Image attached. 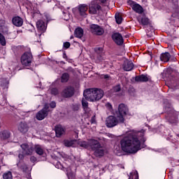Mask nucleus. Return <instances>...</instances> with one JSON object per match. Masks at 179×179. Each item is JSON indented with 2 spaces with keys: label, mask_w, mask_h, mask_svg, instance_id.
<instances>
[{
  "label": "nucleus",
  "mask_w": 179,
  "mask_h": 179,
  "mask_svg": "<svg viewBox=\"0 0 179 179\" xmlns=\"http://www.w3.org/2000/svg\"><path fill=\"white\" fill-rule=\"evenodd\" d=\"M145 142H146V138L144 136L138 138L136 135H128L121 139L120 146L124 153L135 155L141 149L146 148Z\"/></svg>",
  "instance_id": "nucleus-1"
},
{
  "label": "nucleus",
  "mask_w": 179,
  "mask_h": 179,
  "mask_svg": "<svg viewBox=\"0 0 179 179\" xmlns=\"http://www.w3.org/2000/svg\"><path fill=\"white\" fill-rule=\"evenodd\" d=\"M83 96L88 101H97L104 96V92L97 88H90L84 91Z\"/></svg>",
  "instance_id": "nucleus-2"
},
{
  "label": "nucleus",
  "mask_w": 179,
  "mask_h": 179,
  "mask_svg": "<svg viewBox=\"0 0 179 179\" xmlns=\"http://www.w3.org/2000/svg\"><path fill=\"white\" fill-rule=\"evenodd\" d=\"M90 149L94 152L96 157H103L104 156V148L99 141L96 139L90 140Z\"/></svg>",
  "instance_id": "nucleus-3"
},
{
  "label": "nucleus",
  "mask_w": 179,
  "mask_h": 179,
  "mask_svg": "<svg viewBox=\"0 0 179 179\" xmlns=\"http://www.w3.org/2000/svg\"><path fill=\"white\" fill-rule=\"evenodd\" d=\"M128 114V106L124 103H120L118 106L117 118L120 122H124V117Z\"/></svg>",
  "instance_id": "nucleus-4"
},
{
  "label": "nucleus",
  "mask_w": 179,
  "mask_h": 179,
  "mask_svg": "<svg viewBox=\"0 0 179 179\" xmlns=\"http://www.w3.org/2000/svg\"><path fill=\"white\" fill-rule=\"evenodd\" d=\"M31 61H33V55L30 52H24L21 57V63L24 66H29Z\"/></svg>",
  "instance_id": "nucleus-5"
},
{
  "label": "nucleus",
  "mask_w": 179,
  "mask_h": 179,
  "mask_svg": "<svg viewBox=\"0 0 179 179\" xmlns=\"http://www.w3.org/2000/svg\"><path fill=\"white\" fill-rule=\"evenodd\" d=\"M120 122H122L120 120V117L118 116L115 117V116H109L106 120V125L108 128H113V127H116V125H118Z\"/></svg>",
  "instance_id": "nucleus-6"
},
{
  "label": "nucleus",
  "mask_w": 179,
  "mask_h": 179,
  "mask_svg": "<svg viewBox=\"0 0 179 179\" xmlns=\"http://www.w3.org/2000/svg\"><path fill=\"white\" fill-rule=\"evenodd\" d=\"M48 113H50V106H48V104H45L43 108L37 113L36 115V120L43 121L48 115Z\"/></svg>",
  "instance_id": "nucleus-7"
},
{
  "label": "nucleus",
  "mask_w": 179,
  "mask_h": 179,
  "mask_svg": "<svg viewBox=\"0 0 179 179\" xmlns=\"http://www.w3.org/2000/svg\"><path fill=\"white\" fill-rule=\"evenodd\" d=\"M127 3L129 5V6H131L133 10L136 12V13H138L139 15L143 13V8L141 7V5L138 4V3L129 0Z\"/></svg>",
  "instance_id": "nucleus-8"
},
{
  "label": "nucleus",
  "mask_w": 179,
  "mask_h": 179,
  "mask_svg": "<svg viewBox=\"0 0 179 179\" xmlns=\"http://www.w3.org/2000/svg\"><path fill=\"white\" fill-rule=\"evenodd\" d=\"M21 148L25 156H31L33 155V152H34V147L30 146L26 143L22 144Z\"/></svg>",
  "instance_id": "nucleus-9"
},
{
  "label": "nucleus",
  "mask_w": 179,
  "mask_h": 179,
  "mask_svg": "<svg viewBox=\"0 0 179 179\" xmlns=\"http://www.w3.org/2000/svg\"><path fill=\"white\" fill-rule=\"evenodd\" d=\"M90 30L93 33V34H96L97 36H101V34L104 33V29H103V28L94 24L90 25Z\"/></svg>",
  "instance_id": "nucleus-10"
},
{
  "label": "nucleus",
  "mask_w": 179,
  "mask_h": 179,
  "mask_svg": "<svg viewBox=\"0 0 179 179\" xmlns=\"http://www.w3.org/2000/svg\"><path fill=\"white\" fill-rule=\"evenodd\" d=\"M100 9H101V7L97 3V2L94 1H92L90 4L89 12L92 15H96V13H97Z\"/></svg>",
  "instance_id": "nucleus-11"
},
{
  "label": "nucleus",
  "mask_w": 179,
  "mask_h": 179,
  "mask_svg": "<svg viewBox=\"0 0 179 179\" xmlns=\"http://www.w3.org/2000/svg\"><path fill=\"white\" fill-rule=\"evenodd\" d=\"M95 52H96L97 55L95 59V62L99 63L103 62L104 60V52H103L102 48H95Z\"/></svg>",
  "instance_id": "nucleus-12"
},
{
  "label": "nucleus",
  "mask_w": 179,
  "mask_h": 179,
  "mask_svg": "<svg viewBox=\"0 0 179 179\" xmlns=\"http://www.w3.org/2000/svg\"><path fill=\"white\" fill-rule=\"evenodd\" d=\"M112 38L117 45H122V44H124V38H122V35L119 33L113 34Z\"/></svg>",
  "instance_id": "nucleus-13"
},
{
  "label": "nucleus",
  "mask_w": 179,
  "mask_h": 179,
  "mask_svg": "<svg viewBox=\"0 0 179 179\" xmlns=\"http://www.w3.org/2000/svg\"><path fill=\"white\" fill-rule=\"evenodd\" d=\"M82 106L83 107L85 114L87 115V117H90V115L93 114V112L90 110V108H89V103H87V101L85 99H83L82 100Z\"/></svg>",
  "instance_id": "nucleus-14"
},
{
  "label": "nucleus",
  "mask_w": 179,
  "mask_h": 179,
  "mask_svg": "<svg viewBox=\"0 0 179 179\" xmlns=\"http://www.w3.org/2000/svg\"><path fill=\"white\" fill-rule=\"evenodd\" d=\"M75 92V90L72 87H67L65 88L62 92V96L64 97H72L73 96V93Z\"/></svg>",
  "instance_id": "nucleus-15"
},
{
  "label": "nucleus",
  "mask_w": 179,
  "mask_h": 179,
  "mask_svg": "<svg viewBox=\"0 0 179 179\" xmlns=\"http://www.w3.org/2000/svg\"><path fill=\"white\" fill-rule=\"evenodd\" d=\"M12 22L13 24H14V26H16V27H22V26H23V18L19 16H15L13 17Z\"/></svg>",
  "instance_id": "nucleus-16"
},
{
  "label": "nucleus",
  "mask_w": 179,
  "mask_h": 179,
  "mask_svg": "<svg viewBox=\"0 0 179 179\" xmlns=\"http://www.w3.org/2000/svg\"><path fill=\"white\" fill-rule=\"evenodd\" d=\"M18 130L22 132V134H26L29 131V126L26 122H21L18 125Z\"/></svg>",
  "instance_id": "nucleus-17"
},
{
  "label": "nucleus",
  "mask_w": 179,
  "mask_h": 179,
  "mask_svg": "<svg viewBox=\"0 0 179 179\" xmlns=\"http://www.w3.org/2000/svg\"><path fill=\"white\" fill-rule=\"evenodd\" d=\"M36 27L39 31H41V33H44V31L47 30V27L43 20H38L36 22Z\"/></svg>",
  "instance_id": "nucleus-18"
},
{
  "label": "nucleus",
  "mask_w": 179,
  "mask_h": 179,
  "mask_svg": "<svg viewBox=\"0 0 179 179\" xmlns=\"http://www.w3.org/2000/svg\"><path fill=\"white\" fill-rule=\"evenodd\" d=\"M124 71H129L134 69V63L128 60L125 61L123 64Z\"/></svg>",
  "instance_id": "nucleus-19"
},
{
  "label": "nucleus",
  "mask_w": 179,
  "mask_h": 179,
  "mask_svg": "<svg viewBox=\"0 0 179 179\" xmlns=\"http://www.w3.org/2000/svg\"><path fill=\"white\" fill-rule=\"evenodd\" d=\"M87 6L86 4L80 5L78 8V10L80 12V15L81 16H83L84 17H86V12H87Z\"/></svg>",
  "instance_id": "nucleus-20"
},
{
  "label": "nucleus",
  "mask_w": 179,
  "mask_h": 179,
  "mask_svg": "<svg viewBox=\"0 0 179 179\" xmlns=\"http://www.w3.org/2000/svg\"><path fill=\"white\" fill-rule=\"evenodd\" d=\"M75 142H76V140H69V139H64L63 141V145L66 148H73V145H75Z\"/></svg>",
  "instance_id": "nucleus-21"
},
{
  "label": "nucleus",
  "mask_w": 179,
  "mask_h": 179,
  "mask_svg": "<svg viewBox=\"0 0 179 179\" xmlns=\"http://www.w3.org/2000/svg\"><path fill=\"white\" fill-rule=\"evenodd\" d=\"M173 14L172 16H173V17H176V15H178L179 13V8H178V0H173Z\"/></svg>",
  "instance_id": "nucleus-22"
},
{
  "label": "nucleus",
  "mask_w": 179,
  "mask_h": 179,
  "mask_svg": "<svg viewBox=\"0 0 179 179\" xmlns=\"http://www.w3.org/2000/svg\"><path fill=\"white\" fill-rule=\"evenodd\" d=\"M170 58H171V55L169 52L162 53L160 56V60L162 61V62H169Z\"/></svg>",
  "instance_id": "nucleus-23"
},
{
  "label": "nucleus",
  "mask_w": 179,
  "mask_h": 179,
  "mask_svg": "<svg viewBox=\"0 0 179 179\" xmlns=\"http://www.w3.org/2000/svg\"><path fill=\"white\" fill-rule=\"evenodd\" d=\"M138 134H145V130H134V129H129L128 131H126V135H136Z\"/></svg>",
  "instance_id": "nucleus-24"
},
{
  "label": "nucleus",
  "mask_w": 179,
  "mask_h": 179,
  "mask_svg": "<svg viewBox=\"0 0 179 179\" xmlns=\"http://www.w3.org/2000/svg\"><path fill=\"white\" fill-rule=\"evenodd\" d=\"M138 21L139 23H141V24H143V26H148V24H149V19L145 16H139L138 17Z\"/></svg>",
  "instance_id": "nucleus-25"
},
{
  "label": "nucleus",
  "mask_w": 179,
  "mask_h": 179,
  "mask_svg": "<svg viewBox=\"0 0 179 179\" xmlns=\"http://www.w3.org/2000/svg\"><path fill=\"white\" fill-rule=\"evenodd\" d=\"M0 27L3 33L8 31V27L6 26V21L4 20H0Z\"/></svg>",
  "instance_id": "nucleus-26"
},
{
  "label": "nucleus",
  "mask_w": 179,
  "mask_h": 179,
  "mask_svg": "<svg viewBox=\"0 0 179 179\" xmlns=\"http://www.w3.org/2000/svg\"><path fill=\"white\" fill-rule=\"evenodd\" d=\"M55 131L56 135H64V132H65V130L64 129V128H62V126H61L60 124L57 125L55 127Z\"/></svg>",
  "instance_id": "nucleus-27"
},
{
  "label": "nucleus",
  "mask_w": 179,
  "mask_h": 179,
  "mask_svg": "<svg viewBox=\"0 0 179 179\" xmlns=\"http://www.w3.org/2000/svg\"><path fill=\"white\" fill-rule=\"evenodd\" d=\"M36 153L37 155H38L39 156H43V155H44V150H43V148H41V146L38 145H36L34 148Z\"/></svg>",
  "instance_id": "nucleus-28"
},
{
  "label": "nucleus",
  "mask_w": 179,
  "mask_h": 179,
  "mask_svg": "<svg viewBox=\"0 0 179 179\" xmlns=\"http://www.w3.org/2000/svg\"><path fill=\"white\" fill-rule=\"evenodd\" d=\"M75 36L78 38H81V37H83V29L80 27L76 29Z\"/></svg>",
  "instance_id": "nucleus-29"
},
{
  "label": "nucleus",
  "mask_w": 179,
  "mask_h": 179,
  "mask_svg": "<svg viewBox=\"0 0 179 179\" xmlns=\"http://www.w3.org/2000/svg\"><path fill=\"white\" fill-rule=\"evenodd\" d=\"M148 80H149L148 76L141 75L136 77V82H148Z\"/></svg>",
  "instance_id": "nucleus-30"
},
{
  "label": "nucleus",
  "mask_w": 179,
  "mask_h": 179,
  "mask_svg": "<svg viewBox=\"0 0 179 179\" xmlns=\"http://www.w3.org/2000/svg\"><path fill=\"white\" fill-rule=\"evenodd\" d=\"M79 145L81 148H84L85 149H90V140H89L88 142L81 141Z\"/></svg>",
  "instance_id": "nucleus-31"
},
{
  "label": "nucleus",
  "mask_w": 179,
  "mask_h": 179,
  "mask_svg": "<svg viewBox=\"0 0 179 179\" xmlns=\"http://www.w3.org/2000/svg\"><path fill=\"white\" fill-rule=\"evenodd\" d=\"M17 166L18 169L22 170V171H26L27 170V165H26V164H24V163L22 164L20 162H18L17 164Z\"/></svg>",
  "instance_id": "nucleus-32"
},
{
  "label": "nucleus",
  "mask_w": 179,
  "mask_h": 179,
  "mask_svg": "<svg viewBox=\"0 0 179 179\" xmlns=\"http://www.w3.org/2000/svg\"><path fill=\"white\" fill-rule=\"evenodd\" d=\"M129 179H139V174L138 171H136L134 173H130V176H129Z\"/></svg>",
  "instance_id": "nucleus-33"
},
{
  "label": "nucleus",
  "mask_w": 179,
  "mask_h": 179,
  "mask_svg": "<svg viewBox=\"0 0 179 179\" xmlns=\"http://www.w3.org/2000/svg\"><path fill=\"white\" fill-rule=\"evenodd\" d=\"M69 79V73H64L62 74V83H65L66 82H68Z\"/></svg>",
  "instance_id": "nucleus-34"
},
{
  "label": "nucleus",
  "mask_w": 179,
  "mask_h": 179,
  "mask_svg": "<svg viewBox=\"0 0 179 179\" xmlns=\"http://www.w3.org/2000/svg\"><path fill=\"white\" fill-rule=\"evenodd\" d=\"M115 17L117 24H121V23H122V17H121L120 13H116Z\"/></svg>",
  "instance_id": "nucleus-35"
},
{
  "label": "nucleus",
  "mask_w": 179,
  "mask_h": 179,
  "mask_svg": "<svg viewBox=\"0 0 179 179\" xmlns=\"http://www.w3.org/2000/svg\"><path fill=\"white\" fill-rule=\"evenodd\" d=\"M3 179H12L13 178V176H12V172L8 171L3 175Z\"/></svg>",
  "instance_id": "nucleus-36"
},
{
  "label": "nucleus",
  "mask_w": 179,
  "mask_h": 179,
  "mask_svg": "<svg viewBox=\"0 0 179 179\" xmlns=\"http://www.w3.org/2000/svg\"><path fill=\"white\" fill-rule=\"evenodd\" d=\"M166 119L171 122V124H175V122H177V121H178V117H176L174 116H172L169 118V117H167Z\"/></svg>",
  "instance_id": "nucleus-37"
},
{
  "label": "nucleus",
  "mask_w": 179,
  "mask_h": 179,
  "mask_svg": "<svg viewBox=\"0 0 179 179\" xmlns=\"http://www.w3.org/2000/svg\"><path fill=\"white\" fill-rule=\"evenodd\" d=\"M0 44L1 45H6V40L2 34H0Z\"/></svg>",
  "instance_id": "nucleus-38"
},
{
  "label": "nucleus",
  "mask_w": 179,
  "mask_h": 179,
  "mask_svg": "<svg viewBox=\"0 0 179 179\" xmlns=\"http://www.w3.org/2000/svg\"><path fill=\"white\" fill-rule=\"evenodd\" d=\"M48 93H51V94H54V96H57V94L58 93V90L57 88H53V89H49L48 90Z\"/></svg>",
  "instance_id": "nucleus-39"
},
{
  "label": "nucleus",
  "mask_w": 179,
  "mask_h": 179,
  "mask_svg": "<svg viewBox=\"0 0 179 179\" xmlns=\"http://www.w3.org/2000/svg\"><path fill=\"white\" fill-rule=\"evenodd\" d=\"M63 15H64V20H69L71 19V14L69 13L63 11Z\"/></svg>",
  "instance_id": "nucleus-40"
},
{
  "label": "nucleus",
  "mask_w": 179,
  "mask_h": 179,
  "mask_svg": "<svg viewBox=\"0 0 179 179\" xmlns=\"http://www.w3.org/2000/svg\"><path fill=\"white\" fill-rule=\"evenodd\" d=\"M176 85H177V80L176 78H172L171 80V87H175V89H177V87H176Z\"/></svg>",
  "instance_id": "nucleus-41"
},
{
  "label": "nucleus",
  "mask_w": 179,
  "mask_h": 179,
  "mask_svg": "<svg viewBox=\"0 0 179 179\" xmlns=\"http://www.w3.org/2000/svg\"><path fill=\"white\" fill-rule=\"evenodd\" d=\"M66 175L69 179H75V174H73V172H69Z\"/></svg>",
  "instance_id": "nucleus-42"
},
{
  "label": "nucleus",
  "mask_w": 179,
  "mask_h": 179,
  "mask_svg": "<svg viewBox=\"0 0 179 179\" xmlns=\"http://www.w3.org/2000/svg\"><path fill=\"white\" fill-rule=\"evenodd\" d=\"M170 73H171V69H167L166 72L164 73V75H166L165 76L169 78L170 76Z\"/></svg>",
  "instance_id": "nucleus-43"
},
{
  "label": "nucleus",
  "mask_w": 179,
  "mask_h": 179,
  "mask_svg": "<svg viewBox=\"0 0 179 179\" xmlns=\"http://www.w3.org/2000/svg\"><path fill=\"white\" fill-rule=\"evenodd\" d=\"M1 135H10V131L8 129H4L1 131Z\"/></svg>",
  "instance_id": "nucleus-44"
},
{
  "label": "nucleus",
  "mask_w": 179,
  "mask_h": 179,
  "mask_svg": "<svg viewBox=\"0 0 179 179\" xmlns=\"http://www.w3.org/2000/svg\"><path fill=\"white\" fill-rule=\"evenodd\" d=\"M120 90H121V86L120 85H116L113 87V92H120Z\"/></svg>",
  "instance_id": "nucleus-45"
},
{
  "label": "nucleus",
  "mask_w": 179,
  "mask_h": 179,
  "mask_svg": "<svg viewBox=\"0 0 179 179\" xmlns=\"http://www.w3.org/2000/svg\"><path fill=\"white\" fill-rule=\"evenodd\" d=\"M173 136H169V137H167L166 139H167V141H171L172 143H176V142H177V141L173 140Z\"/></svg>",
  "instance_id": "nucleus-46"
},
{
  "label": "nucleus",
  "mask_w": 179,
  "mask_h": 179,
  "mask_svg": "<svg viewBox=\"0 0 179 179\" xmlns=\"http://www.w3.org/2000/svg\"><path fill=\"white\" fill-rule=\"evenodd\" d=\"M30 162L31 163H36V162H37V158L36 157H34V156H31L30 157Z\"/></svg>",
  "instance_id": "nucleus-47"
},
{
  "label": "nucleus",
  "mask_w": 179,
  "mask_h": 179,
  "mask_svg": "<svg viewBox=\"0 0 179 179\" xmlns=\"http://www.w3.org/2000/svg\"><path fill=\"white\" fill-rule=\"evenodd\" d=\"M64 48H69L71 47V43L69 42H66L64 43Z\"/></svg>",
  "instance_id": "nucleus-48"
},
{
  "label": "nucleus",
  "mask_w": 179,
  "mask_h": 179,
  "mask_svg": "<svg viewBox=\"0 0 179 179\" xmlns=\"http://www.w3.org/2000/svg\"><path fill=\"white\" fill-rule=\"evenodd\" d=\"M50 106L51 107V108H55V107H57V103H55V102L52 101L50 103Z\"/></svg>",
  "instance_id": "nucleus-49"
},
{
  "label": "nucleus",
  "mask_w": 179,
  "mask_h": 179,
  "mask_svg": "<svg viewBox=\"0 0 179 179\" xmlns=\"http://www.w3.org/2000/svg\"><path fill=\"white\" fill-rule=\"evenodd\" d=\"M56 167H57V169H64V166H62L61 162H57L56 164Z\"/></svg>",
  "instance_id": "nucleus-50"
},
{
  "label": "nucleus",
  "mask_w": 179,
  "mask_h": 179,
  "mask_svg": "<svg viewBox=\"0 0 179 179\" xmlns=\"http://www.w3.org/2000/svg\"><path fill=\"white\" fill-rule=\"evenodd\" d=\"M106 107L107 108H108L109 110H111V108H113V106H111V104H110V103H107L106 104Z\"/></svg>",
  "instance_id": "nucleus-51"
},
{
  "label": "nucleus",
  "mask_w": 179,
  "mask_h": 179,
  "mask_svg": "<svg viewBox=\"0 0 179 179\" xmlns=\"http://www.w3.org/2000/svg\"><path fill=\"white\" fill-rule=\"evenodd\" d=\"M18 158L20 160H23V159H24V155L23 154H19Z\"/></svg>",
  "instance_id": "nucleus-52"
},
{
  "label": "nucleus",
  "mask_w": 179,
  "mask_h": 179,
  "mask_svg": "<svg viewBox=\"0 0 179 179\" xmlns=\"http://www.w3.org/2000/svg\"><path fill=\"white\" fill-rule=\"evenodd\" d=\"M1 139H8V138H10V135H5L1 136Z\"/></svg>",
  "instance_id": "nucleus-53"
},
{
  "label": "nucleus",
  "mask_w": 179,
  "mask_h": 179,
  "mask_svg": "<svg viewBox=\"0 0 179 179\" xmlns=\"http://www.w3.org/2000/svg\"><path fill=\"white\" fill-rule=\"evenodd\" d=\"M91 123L92 124H95L96 123V120H94V117H92L91 120Z\"/></svg>",
  "instance_id": "nucleus-54"
},
{
  "label": "nucleus",
  "mask_w": 179,
  "mask_h": 179,
  "mask_svg": "<svg viewBox=\"0 0 179 179\" xmlns=\"http://www.w3.org/2000/svg\"><path fill=\"white\" fill-rule=\"evenodd\" d=\"M100 2H102L103 3H104V2H106L107 0H99Z\"/></svg>",
  "instance_id": "nucleus-55"
},
{
  "label": "nucleus",
  "mask_w": 179,
  "mask_h": 179,
  "mask_svg": "<svg viewBox=\"0 0 179 179\" xmlns=\"http://www.w3.org/2000/svg\"><path fill=\"white\" fill-rule=\"evenodd\" d=\"M6 103V100H4V103H1V106H5V103Z\"/></svg>",
  "instance_id": "nucleus-56"
},
{
  "label": "nucleus",
  "mask_w": 179,
  "mask_h": 179,
  "mask_svg": "<svg viewBox=\"0 0 179 179\" xmlns=\"http://www.w3.org/2000/svg\"><path fill=\"white\" fill-rule=\"evenodd\" d=\"M104 78H105L106 79H107V78H108V75H105V76H104Z\"/></svg>",
  "instance_id": "nucleus-57"
},
{
  "label": "nucleus",
  "mask_w": 179,
  "mask_h": 179,
  "mask_svg": "<svg viewBox=\"0 0 179 179\" xmlns=\"http://www.w3.org/2000/svg\"><path fill=\"white\" fill-rule=\"evenodd\" d=\"M56 138H61V135H56Z\"/></svg>",
  "instance_id": "nucleus-58"
},
{
  "label": "nucleus",
  "mask_w": 179,
  "mask_h": 179,
  "mask_svg": "<svg viewBox=\"0 0 179 179\" xmlns=\"http://www.w3.org/2000/svg\"><path fill=\"white\" fill-rule=\"evenodd\" d=\"M178 136H174L175 138H178Z\"/></svg>",
  "instance_id": "nucleus-59"
},
{
  "label": "nucleus",
  "mask_w": 179,
  "mask_h": 179,
  "mask_svg": "<svg viewBox=\"0 0 179 179\" xmlns=\"http://www.w3.org/2000/svg\"><path fill=\"white\" fill-rule=\"evenodd\" d=\"M71 39H72V38H73V36H71V38H70Z\"/></svg>",
  "instance_id": "nucleus-60"
},
{
  "label": "nucleus",
  "mask_w": 179,
  "mask_h": 179,
  "mask_svg": "<svg viewBox=\"0 0 179 179\" xmlns=\"http://www.w3.org/2000/svg\"><path fill=\"white\" fill-rule=\"evenodd\" d=\"M9 69H12V66H10V67L9 68Z\"/></svg>",
  "instance_id": "nucleus-61"
},
{
  "label": "nucleus",
  "mask_w": 179,
  "mask_h": 179,
  "mask_svg": "<svg viewBox=\"0 0 179 179\" xmlns=\"http://www.w3.org/2000/svg\"><path fill=\"white\" fill-rule=\"evenodd\" d=\"M13 71H15V69H13Z\"/></svg>",
  "instance_id": "nucleus-62"
},
{
  "label": "nucleus",
  "mask_w": 179,
  "mask_h": 179,
  "mask_svg": "<svg viewBox=\"0 0 179 179\" xmlns=\"http://www.w3.org/2000/svg\"><path fill=\"white\" fill-rule=\"evenodd\" d=\"M0 170H1V166H0Z\"/></svg>",
  "instance_id": "nucleus-63"
}]
</instances>
